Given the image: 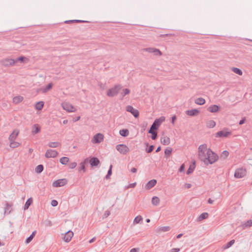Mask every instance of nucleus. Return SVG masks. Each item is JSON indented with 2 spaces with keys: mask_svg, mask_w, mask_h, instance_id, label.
<instances>
[{
  "mask_svg": "<svg viewBox=\"0 0 252 252\" xmlns=\"http://www.w3.org/2000/svg\"><path fill=\"white\" fill-rule=\"evenodd\" d=\"M88 22L84 20H67L64 22L66 24H69L72 23H88Z\"/></svg>",
  "mask_w": 252,
  "mask_h": 252,
  "instance_id": "nucleus-29",
  "label": "nucleus"
},
{
  "mask_svg": "<svg viewBox=\"0 0 252 252\" xmlns=\"http://www.w3.org/2000/svg\"><path fill=\"white\" fill-rule=\"evenodd\" d=\"M1 62L5 66H13L16 63L15 60L8 58L3 60Z\"/></svg>",
  "mask_w": 252,
  "mask_h": 252,
  "instance_id": "nucleus-14",
  "label": "nucleus"
},
{
  "mask_svg": "<svg viewBox=\"0 0 252 252\" xmlns=\"http://www.w3.org/2000/svg\"><path fill=\"white\" fill-rule=\"evenodd\" d=\"M229 153L227 151H226V150L223 151L220 155V158H223V159L226 158L228 157V156H229Z\"/></svg>",
  "mask_w": 252,
  "mask_h": 252,
  "instance_id": "nucleus-45",
  "label": "nucleus"
},
{
  "mask_svg": "<svg viewBox=\"0 0 252 252\" xmlns=\"http://www.w3.org/2000/svg\"><path fill=\"white\" fill-rule=\"evenodd\" d=\"M208 149H207V145L204 144L201 145L198 147V151H207V150Z\"/></svg>",
  "mask_w": 252,
  "mask_h": 252,
  "instance_id": "nucleus-46",
  "label": "nucleus"
},
{
  "mask_svg": "<svg viewBox=\"0 0 252 252\" xmlns=\"http://www.w3.org/2000/svg\"><path fill=\"white\" fill-rule=\"evenodd\" d=\"M116 148L117 151L123 155L126 154L129 151L128 147L124 144H119L116 146Z\"/></svg>",
  "mask_w": 252,
  "mask_h": 252,
  "instance_id": "nucleus-6",
  "label": "nucleus"
},
{
  "mask_svg": "<svg viewBox=\"0 0 252 252\" xmlns=\"http://www.w3.org/2000/svg\"><path fill=\"white\" fill-rule=\"evenodd\" d=\"M252 226V220H249L243 224L242 227L244 229H245L247 227H251Z\"/></svg>",
  "mask_w": 252,
  "mask_h": 252,
  "instance_id": "nucleus-41",
  "label": "nucleus"
},
{
  "mask_svg": "<svg viewBox=\"0 0 252 252\" xmlns=\"http://www.w3.org/2000/svg\"><path fill=\"white\" fill-rule=\"evenodd\" d=\"M53 84L52 83H49L48 84L45 88H44L43 89V93H46L48 91H49L50 89H51L52 88Z\"/></svg>",
  "mask_w": 252,
  "mask_h": 252,
  "instance_id": "nucleus-50",
  "label": "nucleus"
},
{
  "mask_svg": "<svg viewBox=\"0 0 252 252\" xmlns=\"http://www.w3.org/2000/svg\"><path fill=\"white\" fill-rule=\"evenodd\" d=\"M195 167V161H194L193 164L190 165L189 166V169L187 170V172H186L187 174L189 175V174L192 173L193 172V170H194Z\"/></svg>",
  "mask_w": 252,
  "mask_h": 252,
  "instance_id": "nucleus-33",
  "label": "nucleus"
},
{
  "mask_svg": "<svg viewBox=\"0 0 252 252\" xmlns=\"http://www.w3.org/2000/svg\"><path fill=\"white\" fill-rule=\"evenodd\" d=\"M89 163L92 167L98 166L100 164V161L97 158H90Z\"/></svg>",
  "mask_w": 252,
  "mask_h": 252,
  "instance_id": "nucleus-15",
  "label": "nucleus"
},
{
  "mask_svg": "<svg viewBox=\"0 0 252 252\" xmlns=\"http://www.w3.org/2000/svg\"><path fill=\"white\" fill-rule=\"evenodd\" d=\"M172 152V149L171 148H167L164 151L165 157L167 158L171 155Z\"/></svg>",
  "mask_w": 252,
  "mask_h": 252,
  "instance_id": "nucleus-43",
  "label": "nucleus"
},
{
  "mask_svg": "<svg viewBox=\"0 0 252 252\" xmlns=\"http://www.w3.org/2000/svg\"><path fill=\"white\" fill-rule=\"evenodd\" d=\"M44 169V166L42 164H39L36 166L35 169V171L37 173H41Z\"/></svg>",
  "mask_w": 252,
  "mask_h": 252,
  "instance_id": "nucleus-39",
  "label": "nucleus"
},
{
  "mask_svg": "<svg viewBox=\"0 0 252 252\" xmlns=\"http://www.w3.org/2000/svg\"><path fill=\"white\" fill-rule=\"evenodd\" d=\"M143 51H146L150 53H153L155 56H161L162 53L158 49L155 48H145L142 49Z\"/></svg>",
  "mask_w": 252,
  "mask_h": 252,
  "instance_id": "nucleus-5",
  "label": "nucleus"
},
{
  "mask_svg": "<svg viewBox=\"0 0 252 252\" xmlns=\"http://www.w3.org/2000/svg\"><path fill=\"white\" fill-rule=\"evenodd\" d=\"M58 155V152L55 150L49 149L46 152L45 156L47 158H56Z\"/></svg>",
  "mask_w": 252,
  "mask_h": 252,
  "instance_id": "nucleus-11",
  "label": "nucleus"
},
{
  "mask_svg": "<svg viewBox=\"0 0 252 252\" xmlns=\"http://www.w3.org/2000/svg\"><path fill=\"white\" fill-rule=\"evenodd\" d=\"M177 119V117H176V115H174L171 118V123L174 125V123H175V120H176Z\"/></svg>",
  "mask_w": 252,
  "mask_h": 252,
  "instance_id": "nucleus-59",
  "label": "nucleus"
},
{
  "mask_svg": "<svg viewBox=\"0 0 252 252\" xmlns=\"http://www.w3.org/2000/svg\"><path fill=\"white\" fill-rule=\"evenodd\" d=\"M161 143L164 145H168L170 142V138L166 136H163L160 139Z\"/></svg>",
  "mask_w": 252,
  "mask_h": 252,
  "instance_id": "nucleus-23",
  "label": "nucleus"
},
{
  "mask_svg": "<svg viewBox=\"0 0 252 252\" xmlns=\"http://www.w3.org/2000/svg\"><path fill=\"white\" fill-rule=\"evenodd\" d=\"M112 165H110L109 169L107 172V174L105 176V179L108 180L110 178V176L112 175Z\"/></svg>",
  "mask_w": 252,
  "mask_h": 252,
  "instance_id": "nucleus-48",
  "label": "nucleus"
},
{
  "mask_svg": "<svg viewBox=\"0 0 252 252\" xmlns=\"http://www.w3.org/2000/svg\"><path fill=\"white\" fill-rule=\"evenodd\" d=\"M27 59V58L25 57L24 56H21L16 59L15 60V61L16 62V63H17L18 62H20L21 63L24 62L25 60Z\"/></svg>",
  "mask_w": 252,
  "mask_h": 252,
  "instance_id": "nucleus-51",
  "label": "nucleus"
},
{
  "mask_svg": "<svg viewBox=\"0 0 252 252\" xmlns=\"http://www.w3.org/2000/svg\"><path fill=\"white\" fill-rule=\"evenodd\" d=\"M148 133L152 134L151 138L156 140L157 138L158 134L157 131L149 129Z\"/></svg>",
  "mask_w": 252,
  "mask_h": 252,
  "instance_id": "nucleus-34",
  "label": "nucleus"
},
{
  "mask_svg": "<svg viewBox=\"0 0 252 252\" xmlns=\"http://www.w3.org/2000/svg\"><path fill=\"white\" fill-rule=\"evenodd\" d=\"M185 167L184 164H182L179 169V171L180 172H182L184 171Z\"/></svg>",
  "mask_w": 252,
  "mask_h": 252,
  "instance_id": "nucleus-57",
  "label": "nucleus"
},
{
  "mask_svg": "<svg viewBox=\"0 0 252 252\" xmlns=\"http://www.w3.org/2000/svg\"><path fill=\"white\" fill-rule=\"evenodd\" d=\"M80 167L79 168V171H81V170H83V172H86L85 165L81 163H80Z\"/></svg>",
  "mask_w": 252,
  "mask_h": 252,
  "instance_id": "nucleus-54",
  "label": "nucleus"
},
{
  "mask_svg": "<svg viewBox=\"0 0 252 252\" xmlns=\"http://www.w3.org/2000/svg\"><path fill=\"white\" fill-rule=\"evenodd\" d=\"M19 134V130L17 129H15L13 130V132L11 133L9 135L8 140L9 141H14L17 138V136Z\"/></svg>",
  "mask_w": 252,
  "mask_h": 252,
  "instance_id": "nucleus-21",
  "label": "nucleus"
},
{
  "mask_svg": "<svg viewBox=\"0 0 252 252\" xmlns=\"http://www.w3.org/2000/svg\"><path fill=\"white\" fill-rule=\"evenodd\" d=\"M205 100L202 97H198L195 100V103L197 105H203L205 103Z\"/></svg>",
  "mask_w": 252,
  "mask_h": 252,
  "instance_id": "nucleus-28",
  "label": "nucleus"
},
{
  "mask_svg": "<svg viewBox=\"0 0 252 252\" xmlns=\"http://www.w3.org/2000/svg\"><path fill=\"white\" fill-rule=\"evenodd\" d=\"M32 197L29 198L27 201L26 202V203L24 206V210H27L29 207L31 206V205L32 203Z\"/></svg>",
  "mask_w": 252,
  "mask_h": 252,
  "instance_id": "nucleus-25",
  "label": "nucleus"
},
{
  "mask_svg": "<svg viewBox=\"0 0 252 252\" xmlns=\"http://www.w3.org/2000/svg\"><path fill=\"white\" fill-rule=\"evenodd\" d=\"M12 206H13V203H8L7 201H5L4 209V214H9L12 211Z\"/></svg>",
  "mask_w": 252,
  "mask_h": 252,
  "instance_id": "nucleus-13",
  "label": "nucleus"
},
{
  "mask_svg": "<svg viewBox=\"0 0 252 252\" xmlns=\"http://www.w3.org/2000/svg\"><path fill=\"white\" fill-rule=\"evenodd\" d=\"M142 220H143L142 217L141 216L139 215L135 218L133 222H134V223H139L141 221H142Z\"/></svg>",
  "mask_w": 252,
  "mask_h": 252,
  "instance_id": "nucleus-49",
  "label": "nucleus"
},
{
  "mask_svg": "<svg viewBox=\"0 0 252 252\" xmlns=\"http://www.w3.org/2000/svg\"><path fill=\"white\" fill-rule=\"evenodd\" d=\"M235 243V240H232L230 241L229 242H228L225 245H224L222 247L223 249L224 250L227 249L229 248L230 247H231Z\"/></svg>",
  "mask_w": 252,
  "mask_h": 252,
  "instance_id": "nucleus-32",
  "label": "nucleus"
},
{
  "mask_svg": "<svg viewBox=\"0 0 252 252\" xmlns=\"http://www.w3.org/2000/svg\"><path fill=\"white\" fill-rule=\"evenodd\" d=\"M44 106V102L43 101H39L36 103L35 107V109L37 110H41Z\"/></svg>",
  "mask_w": 252,
  "mask_h": 252,
  "instance_id": "nucleus-38",
  "label": "nucleus"
},
{
  "mask_svg": "<svg viewBox=\"0 0 252 252\" xmlns=\"http://www.w3.org/2000/svg\"><path fill=\"white\" fill-rule=\"evenodd\" d=\"M155 146L154 145H151L148 149H146V152L148 153H151L154 149Z\"/></svg>",
  "mask_w": 252,
  "mask_h": 252,
  "instance_id": "nucleus-52",
  "label": "nucleus"
},
{
  "mask_svg": "<svg viewBox=\"0 0 252 252\" xmlns=\"http://www.w3.org/2000/svg\"><path fill=\"white\" fill-rule=\"evenodd\" d=\"M63 109L66 110L68 112H73L76 111V108L71 104L64 102L62 104Z\"/></svg>",
  "mask_w": 252,
  "mask_h": 252,
  "instance_id": "nucleus-10",
  "label": "nucleus"
},
{
  "mask_svg": "<svg viewBox=\"0 0 252 252\" xmlns=\"http://www.w3.org/2000/svg\"><path fill=\"white\" fill-rule=\"evenodd\" d=\"M77 166V163L76 162H73L69 164V167L70 169H74Z\"/></svg>",
  "mask_w": 252,
  "mask_h": 252,
  "instance_id": "nucleus-53",
  "label": "nucleus"
},
{
  "mask_svg": "<svg viewBox=\"0 0 252 252\" xmlns=\"http://www.w3.org/2000/svg\"><path fill=\"white\" fill-rule=\"evenodd\" d=\"M58 202L57 200H53L52 201H51V205L53 207H56L58 205Z\"/></svg>",
  "mask_w": 252,
  "mask_h": 252,
  "instance_id": "nucleus-56",
  "label": "nucleus"
},
{
  "mask_svg": "<svg viewBox=\"0 0 252 252\" xmlns=\"http://www.w3.org/2000/svg\"><path fill=\"white\" fill-rule=\"evenodd\" d=\"M180 251V249L179 248H173L172 249L170 252H178Z\"/></svg>",
  "mask_w": 252,
  "mask_h": 252,
  "instance_id": "nucleus-62",
  "label": "nucleus"
},
{
  "mask_svg": "<svg viewBox=\"0 0 252 252\" xmlns=\"http://www.w3.org/2000/svg\"><path fill=\"white\" fill-rule=\"evenodd\" d=\"M126 111L130 112L131 114H132L135 118H138L139 116V112L138 110L134 108L131 105L127 106L126 107Z\"/></svg>",
  "mask_w": 252,
  "mask_h": 252,
  "instance_id": "nucleus-7",
  "label": "nucleus"
},
{
  "mask_svg": "<svg viewBox=\"0 0 252 252\" xmlns=\"http://www.w3.org/2000/svg\"><path fill=\"white\" fill-rule=\"evenodd\" d=\"M199 113V111L196 109H193L186 111V114L190 116H195Z\"/></svg>",
  "mask_w": 252,
  "mask_h": 252,
  "instance_id": "nucleus-19",
  "label": "nucleus"
},
{
  "mask_svg": "<svg viewBox=\"0 0 252 252\" xmlns=\"http://www.w3.org/2000/svg\"><path fill=\"white\" fill-rule=\"evenodd\" d=\"M220 107L219 106L214 104L210 106L208 108L207 110L211 113H216L219 111Z\"/></svg>",
  "mask_w": 252,
  "mask_h": 252,
  "instance_id": "nucleus-18",
  "label": "nucleus"
},
{
  "mask_svg": "<svg viewBox=\"0 0 252 252\" xmlns=\"http://www.w3.org/2000/svg\"><path fill=\"white\" fill-rule=\"evenodd\" d=\"M73 236V233L71 231H68L65 233L63 237V240L66 242H69L71 240Z\"/></svg>",
  "mask_w": 252,
  "mask_h": 252,
  "instance_id": "nucleus-17",
  "label": "nucleus"
},
{
  "mask_svg": "<svg viewBox=\"0 0 252 252\" xmlns=\"http://www.w3.org/2000/svg\"><path fill=\"white\" fill-rule=\"evenodd\" d=\"M48 146L50 148H57L60 147L61 144L59 142H52L49 143Z\"/></svg>",
  "mask_w": 252,
  "mask_h": 252,
  "instance_id": "nucleus-27",
  "label": "nucleus"
},
{
  "mask_svg": "<svg viewBox=\"0 0 252 252\" xmlns=\"http://www.w3.org/2000/svg\"><path fill=\"white\" fill-rule=\"evenodd\" d=\"M231 134V132L224 131L220 130L216 133V137H227L228 135Z\"/></svg>",
  "mask_w": 252,
  "mask_h": 252,
  "instance_id": "nucleus-16",
  "label": "nucleus"
},
{
  "mask_svg": "<svg viewBox=\"0 0 252 252\" xmlns=\"http://www.w3.org/2000/svg\"><path fill=\"white\" fill-rule=\"evenodd\" d=\"M69 158L68 157H62L60 159V162L63 165H66L69 161Z\"/></svg>",
  "mask_w": 252,
  "mask_h": 252,
  "instance_id": "nucleus-36",
  "label": "nucleus"
},
{
  "mask_svg": "<svg viewBox=\"0 0 252 252\" xmlns=\"http://www.w3.org/2000/svg\"><path fill=\"white\" fill-rule=\"evenodd\" d=\"M36 232V231H34L33 232H32V234L26 239L25 243L28 244L30 242H31V241L32 240L33 238L34 237V236H35Z\"/></svg>",
  "mask_w": 252,
  "mask_h": 252,
  "instance_id": "nucleus-40",
  "label": "nucleus"
},
{
  "mask_svg": "<svg viewBox=\"0 0 252 252\" xmlns=\"http://www.w3.org/2000/svg\"><path fill=\"white\" fill-rule=\"evenodd\" d=\"M157 182V180L155 179H153L149 181L146 185V189H152L156 185Z\"/></svg>",
  "mask_w": 252,
  "mask_h": 252,
  "instance_id": "nucleus-20",
  "label": "nucleus"
},
{
  "mask_svg": "<svg viewBox=\"0 0 252 252\" xmlns=\"http://www.w3.org/2000/svg\"><path fill=\"white\" fill-rule=\"evenodd\" d=\"M159 199L157 196H154L152 199V203L154 205L157 206L159 203Z\"/></svg>",
  "mask_w": 252,
  "mask_h": 252,
  "instance_id": "nucleus-42",
  "label": "nucleus"
},
{
  "mask_svg": "<svg viewBox=\"0 0 252 252\" xmlns=\"http://www.w3.org/2000/svg\"><path fill=\"white\" fill-rule=\"evenodd\" d=\"M216 126V122L214 120H209L206 123V126L209 128H213Z\"/></svg>",
  "mask_w": 252,
  "mask_h": 252,
  "instance_id": "nucleus-30",
  "label": "nucleus"
},
{
  "mask_svg": "<svg viewBox=\"0 0 252 252\" xmlns=\"http://www.w3.org/2000/svg\"><path fill=\"white\" fill-rule=\"evenodd\" d=\"M40 131V127L38 124H34L32 128V134H35Z\"/></svg>",
  "mask_w": 252,
  "mask_h": 252,
  "instance_id": "nucleus-24",
  "label": "nucleus"
},
{
  "mask_svg": "<svg viewBox=\"0 0 252 252\" xmlns=\"http://www.w3.org/2000/svg\"><path fill=\"white\" fill-rule=\"evenodd\" d=\"M232 70L236 74H238L239 75H242L243 74V72L242 71L238 68H237V67H233L232 68Z\"/></svg>",
  "mask_w": 252,
  "mask_h": 252,
  "instance_id": "nucleus-44",
  "label": "nucleus"
},
{
  "mask_svg": "<svg viewBox=\"0 0 252 252\" xmlns=\"http://www.w3.org/2000/svg\"><path fill=\"white\" fill-rule=\"evenodd\" d=\"M122 89L121 85H116L114 87L109 89L107 92V95L109 97H113L117 95Z\"/></svg>",
  "mask_w": 252,
  "mask_h": 252,
  "instance_id": "nucleus-2",
  "label": "nucleus"
},
{
  "mask_svg": "<svg viewBox=\"0 0 252 252\" xmlns=\"http://www.w3.org/2000/svg\"><path fill=\"white\" fill-rule=\"evenodd\" d=\"M170 228L168 226H160L157 228V232H167L169 231Z\"/></svg>",
  "mask_w": 252,
  "mask_h": 252,
  "instance_id": "nucleus-26",
  "label": "nucleus"
},
{
  "mask_svg": "<svg viewBox=\"0 0 252 252\" xmlns=\"http://www.w3.org/2000/svg\"><path fill=\"white\" fill-rule=\"evenodd\" d=\"M130 93V90L128 89H124L123 90L122 92L121 93V95L123 97L126 95Z\"/></svg>",
  "mask_w": 252,
  "mask_h": 252,
  "instance_id": "nucleus-47",
  "label": "nucleus"
},
{
  "mask_svg": "<svg viewBox=\"0 0 252 252\" xmlns=\"http://www.w3.org/2000/svg\"><path fill=\"white\" fill-rule=\"evenodd\" d=\"M246 121V118H244L243 119H242L240 121H239V124L240 125H243V124L245 123Z\"/></svg>",
  "mask_w": 252,
  "mask_h": 252,
  "instance_id": "nucleus-61",
  "label": "nucleus"
},
{
  "mask_svg": "<svg viewBox=\"0 0 252 252\" xmlns=\"http://www.w3.org/2000/svg\"><path fill=\"white\" fill-rule=\"evenodd\" d=\"M23 100V97L21 96H15L13 98V101L14 103L17 104L21 102Z\"/></svg>",
  "mask_w": 252,
  "mask_h": 252,
  "instance_id": "nucleus-37",
  "label": "nucleus"
},
{
  "mask_svg": "<svg viewBox=\"0 0 252 252\" xmlns=\"http://www.w3.org/2000/svg\"><path fill=\"white\" fill-rule=\"evenodd\" d=\"M119 133L123 137H126L129 134V131L127 129H122L120 130Z\"/></svg>",
  "mask_w": 252,
  "mask_h": 252,
  "instance_id": "nucleus-31",
  "label": "nucleus"
},
{
  "mask_svg": "<svg viewBox=\"0 0 252 252\" xmlns=\"http://www.w3.org/2000/svg\"><path fill=\"white\" fill-rule=\"evenodd\" d=\"M164 121L165 117L163 116H161L159 118L156 119L149 129L157 131L161 124Z\"/></svg>",
  "mask_w": 252,
  "mask_h": 252,
  "instance_id": "nucleus-3",
  "label": "nucleus"
},
{
  "mask_svg": "<svg viewBox=\"0 0 252 252\" xmlns=\"http://www.w3.org/2000/svg\"><path fill=\"white\" fill-rule=\"evenodd\" d=\"M138 248H132L130 250V252H138Z\"/></svg>",
  "mask_w": 252,
  "mask_h": 252,
  "instance_id": "nucleus-64",
  "label": "nucleus"
},
{
  "mask_svg": "<svg viewBox=\"0 0 252 252\" xmlns=\"http://www.w3.org/2000/svg\"><path fill=\"white\" fill-rule=\"evenodd\" d=\"M67 184L66 179H61L54 181L53 183V186L54 187H61Z\"/></svg>",
  "mask_w": 252,
  "mask_h": 252,
  "instance_id": "nucleus-8",
  "label": "nucleus"
},
{
  "mask_svg": "<svg viewBox=\"0 0 252 252\" xmlns=\"http://www.w3.org/2000/svg\"><path fill=\"white\" fill-rule=\"evenodd\" d=\"M104 136L100 133L95 134L92 139V142L94 143H100L103 141Z\"/></svg>",
  "mask_w": 252,
  "mask_h": 252,
  "instance_id": "nucleus-9",
  "label": "nucleus"
},
{
  "mask_svg": "<svg viewBox=\"0 0 252 252\" xmlns=\"http://www.w3.org/2000/svg\"><path fill=\"white\" fill-rule=\"evenodd\" d=\"M208 157V151H198V157L200 160L204 162L205 164L206 163V160Z\"/></svg>",
  "mask_w": 252,
  "mask_h": 252,
  "instance_id": "nucleus-12",
  "label": "nucleus"
},
{
  "mask_svg": "<svg viewBox=\"0 0 252 252\" xmlns=\"http://www.w3.org/2000/svg\"><path fill=\"white\" fill-rule=\"evenodd\" d=\"M136 185V183H132V184H130L129 185H128V188H134L135 187Z\"/></svg>",
  "mask_w": 252,
  "mask_h": 252,
  "instance_id": "nucleus-63",
  "label": "nucleus"
},
{
  "mask_svg": "<svg viewBox=\"0 0 252 252\" xmlns=\"http://www.w3.org/2000/svg\"><path fill=\"white\" fill-rule=\"evenodd\" d=\"M89 158H86L84 159V160L82 162H81V163L83 164L84 165H86V164H87L88 162H89Z\"/></svg>",
  "mask_w": 252,
  "mask_h": 252,
  "instance_id": "nucleus-58",
  "label": "nucleus"
},
{
  "mask_svg": "<svg viewBox=\"0 0 252 252\" xmlns=\"http://www.w3.org/2000/svg\"><path fill=\"white\" fill-rule=\"evenodd\" d=\"M246 173L247 170L245 168H240L235 170L234 176L236 178H242L246 175Z\"/></svg>",
  "mask_w": 252,
  "mask_h": 252,
  "instance_id": "nucleus-4",
  "label": "nucleus"
},
{
  "mask_svg": "<svg viewBox=\"0 0 252 252\" xmlns=\"http://www.w3.org/2000/svg\"><path fill=\"white\" fill-rule=\"evenodd\" d=\"M46 226H52V223L51 220H47L46 222Z\"/></svg>",
  "mask_w": 252,
  "mask_h": 252,
  "instance_id": "nucleus-60",
  "label": "nucleus"
},
{
  "mask_svg": "<svg viewBox=\"0 0 252 252\" xmlns=\"http://www.w3.org/2000/svg\"><path fill=\"white\" fill-rule=\"evenodd\" d=\"M209 214L208 213L204 212L201 214L197 218L196 221L198 222L201 221L202 220L206 219L208 218Z\"/></svg>",
  "mask_w": 252,
  "mask_h": 252,
  "instance_id": "nucleus-22",
  "label": "nucleus"
},
{
  "mask_svg": "<svg viewBox=\"0 0 252 252\" xmlns=\"http://www.w3.org/2000/svg\"><path fill=\"white\" fill-rule=\"evenodd\" d=\"M219 159V156L217 154L212 151L210 149H208V157L206 160V165L213 164L216 162Z\"/></svg>",
  "mask_w": 252,
  "mask_h": 252,
  "instance_id": "nucleus-1",
  "label": "nucleus"
},
{
  "mask_svg": "<svg viewBox=\"0 0 252 252\" xmlns=\"http://www.w3.org/2000/svg\"><path fill=\"white\" fill-rule=\"evenodd\" d=\"M10 142L9 146L12 148L18 147L20 145V143L14 141H9Z\"/></svg>",
  "mask_w": 252,
  "mask_h": 252,
  "instance_id": "nucleus-35",
  "label": "nucleus"
},
{
  "mask_svg": "<svg viewBox=\"0 0 252 252\" xmlns=\"http://www.w3.org/2000/svg\"><path fill=\"white\" fill-rule=\"evenodd\" d=\"M110 215V212L109 210H106L105 211L103 218H107Z\"/></svg>",
  "mask_w": 252,
  "mask_h": 252,
  "instance_id": "nucleus-55",
  "label": "nucleus"
}]
</instances>
